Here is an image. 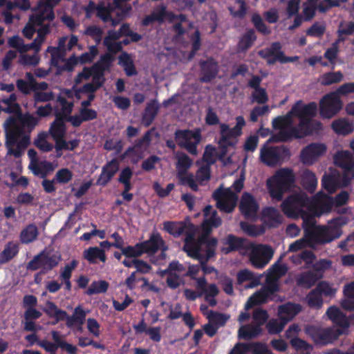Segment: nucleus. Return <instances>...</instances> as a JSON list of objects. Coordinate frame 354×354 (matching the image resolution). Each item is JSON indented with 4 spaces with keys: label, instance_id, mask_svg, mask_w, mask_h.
Wrapping results in <instances>:
<instances>
[{
    "label": "nucleus",
    "instance_id": "nucleus-42",
    "mask_svg": "<svg viewBox=\"0 0 354 354\" xmlns=\"http://www.w3.org/2000/svg\"><path fill=\"white\" fill-rule=\"evenodd\" d=\"M332 129L338 135L346 136L354 130L353 124L345 118L334 120L331 124Z\"/></svg>",
    "mask_w": 354,
    "mask_h": 354
},
{
    "label": "nucleus",
    "instance_id": "nucleus-16",
    "mask_svg": "<svg viewBox=\"0 0 354 354\" xmlns=\"http://www.w3.org/2000/svg\"><path fill=\"white\" fill-rule=\"evenodd\" d=\"M342 102L338 94L332 92L323 97L319 103L320 115L324 118H331L342 109Z\"/></svg>",
    "mask_w": 354,
    "mask_h": 354
},
{
    "label": "nucleus",
    "instance_id": "nucleus-8",
    "mask_svg": "<svg viewBox=\"0 0 354 354\" xmlns=\"http://www.w3.org/2000/svg\"><path fill=\"white\" fill-rule=\"evenodd\" d=\"M60 261L61 256L59 254H50L44 250L28 263L26 268L31 271L41 269L40 273L46 274L57 267Z\"/></svg>",
    "mask_w": 354,
    "mask_h": 354
},
{
    "label": "nucleus",
    "instance_id": "nucleus-1",
    "mask_svg": "<svg viewBox=\"0 0 354 354\" xmlns=\"http://www.w3.org/2000/svg\"><path fill=\"white\" fill-rule=\"evenodd\" d=\"M317 111L315 102L304 104L301 100H298L286 115L272 120V128L279 132L272 135L267 143L287 142L319 134L323 129V125L320 121L313 120Z\"/></svg>",
    "mask_w": 354,
    "mask_h": 354
},
{
    "label": "nucleus",
    "instance_id": "nucleus-10",
    "mask_svg": "<svg viewBox=\"0 0 354 354\" xmlns=\"http://www.w3.org/2000/svg\"><path fill=\"white\" fill-rule=\"evenodd\" d=\"M258 55L262 59L266 60L268 65H273L277 62L281 64L295 62L299 59L298 56H286L282 50V45L279 41L272 42L269 47L260 50Z\"/></svg>",
    "mask_w": 354,
    "mask_h": 354
},
{
    "label": "nucleus",
    "instance_id": "nucleus-60",
    "mask_svg": "<svg viewBox=\"0 0 354 354\" xmlns=\"http://www.w3.org/2000/svg\"><path fill=\"white\" fill-rule=\"evenodd\" d=\"M250 354H274L266 344L261 342H250Z\"/></svg>",
    "mask_w": 354,
    "mask_h": 354
},
{
    "label": "nucleus",
    "instance_id": "nucleus-9",
    "mask_svg": "<svg viewBox=\"0 0 354 354\" xmlns=\"http://www.w3.org/2000/svg\"><path fill=\"white\" fill-rule=\"evenodd\" d=\"M269 143L262 147L260 151V160L265 165L274 167L281 165L283 161L290 156L289 149L284 146L268 147Z\"/></svg>",
    "mask_w": 354,
    "mask_h": 354
},
{
    "label": "nucleus",
    "instance_id": "nucleus-19",
    "mask_svg": "<svg viewBox=\"0 0 354 354\" xmlns=\"http://www.w3.org/2000/svg\"><path fill=\"white\" fill-rule=\"evenodd\" d=\"M326 315L328 319L338 328L336 330H340L344 332L343 335L348 334L350 327L349 316L347 317L345 313L335 306L329 307L326 310Z\"/></svg>",
    "mask_w": 354,
    "mask_h": 354
},
{
    "label": "nucleus",
    "instance_id": "nucleus-6",
    "mask_svg": "<svg viewBox=\"0 0 354 354\" xmlns=\"http://www.w3.org/2000/svg\"><path fill=\"white\" fill-rule=\"evenodd\" d=\"M312 205V200L304 192L289 195L281 204V209L288 218H298Z\"/></svg>",
    "mask_w": 354,
    "mask_h": 354
},
{
    "label": "nucleus",
    "instance_id": "nucleus-12",
    "mask_svg": "<svg viewBox=\"0 0 354 354\" xmlns=\"http://www.w3.org/2000/svg\"><path fill=\"white\" fill-rule=\"evenodd\" d=\"M236 124L233 128H230L223 123V158L227 153V147H234L239 141V137L242 134V129L245 125L243 116L236 118Z\"/></svg>",
    "mask_w": 354,
    "mask_h": 354
},
{
    "label": "nucleus",
    "instance_id": "nucleus-59",
    "mask_svg": "<svg viewBox=\"0 0 354 354\" xmlns=\"http://www.w3.org/2000/svg\"><path fill=\"white\" fill-rule=\"evenodd\" d=\"M73 172L68 168H62L59 169L54 177L57 183L67 184L73 178Z\"/></svg>",
    "mask_w": 354,
    "mask_h": 354
},
{
    "label": "nucleus",
    "instance_id": "nucleus-20",
    "mask_svg": "<svg viewBox=\"0 0 354 354\" xmlns=\"http://www.w3.org/2000/svg\"><path fill=\"white\" fill-rule=\"evenodd\" d=\"M239 210L246 219H254L257 217L259 205L251 194H243L239 203Z\"/></svg>",
    "mask_w": 354,
    "mask_h": 354
},
{
    "label": "nucleus",
    "instance_id": "nucleus-43",
    "mask_svg": "<svg viewBox=\"0 0 354 354\" xmlns=\"http://www.w3.org/2000/svg\"><path fill=\"white\" fill-rule=\"evenodd\" d=\"M77 264L78 262L76 260H72L69 263H67L61 271L59 278L62 280L65 286V290L67 291L71 290L72 284L71 278L72 277V272L77 267Z\"/></svg>",
    "mask_w": 354,
    "mask_h": 354
},
{
    "label": "nucleus",
    "instance_id": "nucleus-3",
    "mask_svg": "<svg viewBox=\"0 0 354 354\" xmlns=\"http://www.w3.org/2000/svg\"><path fill=\"white\" fill-rule=\"evenodd\" d=\"M163 230L175 238L185 234L183 251L190 257H199V248L205 245L204 242H199V236L196 239L197 227L189 219L183 221H165Z\"/></svg>",
    "mask_w": 354,
    "mask_h": 354
},
{
    "label": "nucleus",
    "instance_id": "nucleus-7",
    "mask_svg": "<svg viewBox=\"0 0 354 354\" xmlns=\"http://www.w3.org/2000/svg\"><path fill=\"white\" fill-rule=\"evenodd\" d=\"M205 217L201 223V234L199 236V242H204L207 248L208 254H212V247L214 243H217L216 239H210L209 234L213 227H217L220 225L221 219L217 216V212L210 205H206L203 209Z\"/></svg>",
    "mask_w": 354,
    "mask_h": 354
},
{
    "label": "nucleus",
    "instance_id": "nucleus-49",
    "mask_svg": "<svg viewBox=\"0 0 354 354\" xmlns=\"http://www.w3.org/2000/svg\"><path fill=\"white\" fill-rule=\"evenodd\" d=\"M349 199V194L346 191H341L334 198L333 197V203L336 208V212L340 214H344L348 212V209L341 207L346 205Z\"/></svg>",
    "mask_w": 354,
    "mask_h": 354
},
{
    "label": "nucleus",
    "instance_id": "nucleus-61",
    "mask_svg": "<svg viewBox=\"0 0 354 354\" xmlns=\"http://www.w3.org/2000/svg\"><path fill=\"white\" fill-rule=\"evenodd\" d=\"M253 324L261 328L268 319V314L266 310L259 308L254 310L252 314Z\"/></svg>",
    "mask_w": 354,
    "mask_h": 354
},
{
    "label": "nucleus",
    "instance_id": "nucleus-14",
    "mask_svg": "<svg viewBox=\"0 0 354 354\" xmlns=\"http://www.w3.org/2000/svg\"><path fill=\"white\" fill-rule=\"evenodd\" d=\"M60 0H40L36 12L30 17L29 22L34 26H41L45 21L55 19L53 8Z\"/></svg>",
    "mask_w": 354,
    "mask_h": 354
},
{
    "label": "nucleus",
    "instance_id": "nucleus-57",
    "mask_svg": "<svg viewBox=\"0 0 354 354\" xmlns=\"http://www.w3.org/2000/svg\"><path fill=\"white\" fill-rule=\"evenodd\" d=\"M306 299L308 305L310 308L319 309L323 305L322 296L315 289L308 294Z\"/></svg>",
    "mask_w": 354,
    "mask_h": 354
},
{
    "label": "nucleus",
    "instance_id": "nucleus-44",
    "mask_svg": "<svg viewBox=\"0 0 354 354\" xmlns=\"http://www.w3.org/2000/svg\"><path fill=\"white\" fill-rule=\"evenodd\" d=\"M118 64L121 65L126 75L129 77L137 75L138 72L135 67L133 59L129 54L126 52L122 53L118 57Z\"/></svg>",
    "mask_w": 354,
    "mask_h": 354
},
{
    "label": "nucleus",
    "instance_id": "nucleus-24",
    "mask_svg": "<svg viewBox=\"0 0 354 354\" xmlns=\"http://www.w3.org/2000/svg\"><path fill=\"white\" fill-rule=\"evenodd\" d=\"M119 162L116 158L108 161L102 168V171L96 184L102 187L106 186L119 170Z\"/></svg>",
    "mask_w": 354,
    "mask_h": 354
},
{
    "label": "nucleus",
    "instance_id": "nucleus-63",
    "mask_svg": "<svg viewBox=\"0 0 354 354\" xmlns=\"http://www.w3.org/2000/svg\"><path fill=\"white\" fill-rule=\"evenodd\" d=\"M140 243H137L135 245L127 246L122 248V253L126 257H138L143 254L142 247L140 245Z\"/></svg>",
    "mask_w": 354,
    "mask_h": 354
},
{
    "label": "nucleus",
    "instance_id": "nucleus-50",
    "mask_svg": "<svg viewBox=\"0 0 354 354\" xmlns=\"http://www.w3.org/2000/svg\"><path fill=\"white\" fill-rule=\"evenodd\" d=\"M38 235V229L34 224H30L20 233V241L22 243H30L34 241Z\"/></svg>",
    "mask_w": 354,
    "mask_h": 354
},
{
    "label": "nucleus",
    "instance_id": "nucleus-13",
    "mask_svg": "<svg viewBox=\"0 0 354 354\" xmlns=\"http://www.w3.org/2000/svg\"><path fill=\"white\" fill-rule=\"evenodd\" d=\"M335 164L343 169L342 186H348L354 178V157L348 151L337 152L334 156Z\"/></svg>",
    "mask_w": 354,
    "mask_h": 354
},
{
    "label": "nucleus",
    "instance_id": "nucleus-37",
    "mask_svg": "<svg viewBox=\"0 0 354 354\" xmlns=\"http://www.w3.org/2000/svg\"><path fill=\"white\" fill-rule=\"evenodd\" d=\"M301 310V306L299 304L286 303L279 307V315L280 317H284L286 322L297 315Z\"/></svg>",
    "mask_w": 354,
    "mask_h": 354
},
{
    "label": "nucleus",
    "instance_id": "nucleus-32",
    "mask_svg": "<svg viewBox=\"0 0 354 354\" xmlns=\"http://www.w3.org/2000/svg\"><path fill=\"white\" fill-rule=\"evenodd\" d=\"M66 115L57 113L55 120L52 122L49 131L53 138L65 136L66 127L64 121H66Z\"/></svg>",
    "mask_w": 354,
    "mask_h": 354
},
{
    "label": "nucleus",
    "instance_id": "nucleus-22",
    "mask_svg": "<svg viewBox=\"0 0 354 354\" xmlns=\"http://www.w3.org/2000/svg\"><path fill=\"white\" fill-rule=\"evenodd\" d=\"M279 288L276 282L269 283L262 291H259L252 295L245 304V308L248 310L254 306L266 301L271 295L278 292Z\"/></svg>",
    "mask_w": 354,
    "mask_h": 354
},
{
    "label": "nucleus",
    "instance_id": "nucleus-48",
    "mask_svg": "<svg viewBox=\"0 0 354 354\" xmlns=\"http://www.w3.org/2000/svg\"><path fill=\"white\" fill-rule=\"evenodd\" d=\"M86 319L85 311L79 306L74 310L72 316L67 315L66 325L68 328H72L75 324L83 325Z\"/></svg>",
    "mask_w": 354,
    "mask_h": 354
},
{
    "label": "nucleus",
    "instance_id": "nucleus-5",
    "mask_svg": "<svg viewBox=\"0 0 354 354\" xmlns=\"http://www.w3.org/2000/svg\"><path fill=\"white\" fill-rule=\"evenodd\" d=\"M295 176L292 169L288 168L279 169L267 180V186L270 196L280 201L284 193L290 190L294 186Z\"/></svg>",
    "mask_w": 354,
    "mask_h": 354
},
{
    "label": "nucleus",
    "instance_id": "nucleus-21",
    "mask_svg": "<svg viewBox=\"0 0 354 354\" xmlns=\"http://www.w3.org/2000/svg\"><path fill=\"white\" fill-rule=\"evenodd\" d=\"M344 332L336 330L335 327H328L317 330L313 335V339L316 344L326 346L333 344Z\"/></svg>",
    "mask_w": 354,
    "mask_h": 354
},
{
    "label": "nucleus",
    "instance_id": "nucleus-62",
    "mask_svg": "<svg viewBox=\"0 0 354 354\" xmlns=\"http://www.w3.org/2000/svg\"><path fill=\"white\" fill-rule=\"evenodd\" d=\"M280 260L275 262L268 270L269 277L279 278L284 275L286 272V267L279 263Z\"/></svg>",
    "mask_w": 354,
    "mask_h": 354
},
{
    "label": "nucleus",
    "instance_id": "nucleus-27",
    "mask_svg": "<svg viewBox=\"0 0 354 354\" xmlns=\"http://www.w3.org/2000/svg\"><path fill=\"white\" fill-rule=\"evenodd\" d=\"M322 277V274H318L313 270H308L299 274L296 277V282L298 286L309 289Z\"/></svg>",
    "mask_w": 354,
    "mask_h": 354
},
{
    "label": "nucleus",
    "instance_id": "nucleus-47",
    "mask_svg": "<svg viewBox=\"0 0 354 354\" xmlns=\"http://www.w3.org/2000/svg\"><path fill=\"white\" fill-rule=\"evenodd\" d=\"M299 218H302V227L304 231L305 239L313 232L317 226L315 225L316 221L315 216L308 210L300 215Z\"/></svg>",
    "mask_w": 354,
    "mask_h": 354
},
{
    "label": "nucleus",
    "instance_id": "nucleus-54",
    "mask_svg": "<svg viewBox=\"0 0 354 354\" xmlns=\"http://www.w3.org/2000/svg\"><path fill=\"white\" fill-rule=\"evenodd\" d=\"M343 75L341 71L328 72L320 77V83L323 86H329L333 84L339 83L342 80Z\"/></svg>",
    "mask_w": 354,
    "mask_h": 354
},
{
    "label": "nucleus",
    "instance_id": "nucleus-17",
    "mask_svg": "<svg viewBox=\"0 0 354 354\" xmlns=\"http://www.w3.org/2000/svg\"><path fill=\"white\" fill-rule=\"evenodd\" d=\"M140 243L143 253L149 255H153L158 250L164 253L168 250V246L158 232H153L148 240Z\"/></svg>",
    "mask_w": 354,
    "mask_h": 354
},
{
    "label": "nucleus",
    "instance_id": "nucleus-36",
    "mask_svg": "<svg viewBox=\"0 0 354 354\" xmlns=\"http://www.w3.org/2000/svg\"><path fill=\"white\" fill-rule=\"evenodd\" d=\"M216 245V243H214V246L212 247V254L210 255L208 254L207 248L205 247V245H203L199 248V257H192L193 259L199 261L202 270L205 274H210L214 270L213 267L207 266V262L215 254Z\"/></svg>",
    "mask_w": 354,
    "mask_h": 354
},
{
    "label": "nucleus",
    "instance_id": "nucleus-38",
    "mask_svg": "<svg viewBox=\"0 0 354 354\" xmlns=\"http://www.w3.org/2000/svg\"><path fill=\"white\" fill-rule=\"evenodd\" d=\"M257 35L255 31L252 28H250L241 36L237 48L239 52H246L249 48L252 47L254 41L257 40Z\"/></svg>",
    "mask_w": 354,
    "mask_h": 354
},
{
    "label": "nucleus",
    "instance_id": "nucleus-41",
    "mask_svg": "<svg viewBox=\"0 0 354 354\" xmlns=\"http://www.w3.org/2000/svg\"><path fill=\"white\" fill-rule=\"evenodd\" d=\"M301 183L304 189L309 193H313L317 186V179L313 171L306 169L301 174Z\"/></svg>",
    "mask_w": 354,
    "mask_h": 354
},
{
    "label": "nucleus",
    "instance_id": "nucleus-39",
    "mask_svg": "<svg viewBox=\"0 0 354 354\" xmlns=\"http://www.w3.org/2000/svg\"><path fill=\"white\" fill-rule=\"evenodd\" d=\"M238 333L239 339L248 340L259 336L262 333V328L253 324H246L240 327Z\"/></svg>",
    "mask_w": 354,
    "mask_h": 354
},
{
    "label": "nucleus",
    "instance_id": "nucleus-52",
    "mask_svg": "<svg viewBox=\"0 0 354 354\" xmlns=\"http://www.w3.org/2000/svg\"><path fill=\"white\" fill-rule=\"evenodd\" d=\"M109 286V283L105 280L94 281L85 291V294L91 296L105 293L108 290Z\"/></svg>",
    "mask_w": 354,
    "mask_h": 354
},
{
    "label": "nucleus",
    "instance_id": "nucleus-33",
    "mask_svg": "<svg viewBox=\"0 0 354 354\" xmlns=\"http://www.w3.org/2000/svg\"><path fill=\"white\" fill-rule=\"evenodd\" d=\"M29 169L37 176L45 178L47 175L55 169L53 163L46 160L31 162Z\"/></svg>",
    "mask_w": 354,
    "mask_h": 354
},
{
    "label": "nucleus",
    "instance_id": "nucleus-31",
    "mask_svg": "<svg viewBox=\"0 0 354 354\" xmlns=\"http://www.w3.org/2000/svg\"><path fill=\"white\" fill-rule=\"evenodd\" d=\"M159 109V104L155 99L150 100L147 104L142 116V122L145 127H149L152 124L158 113Z\"/></svg>",
    "mask_w": 354,
    "mask_h": 354
},
{
    "label": "nucleus",
    "instance_id": "nucleus-2",
    "mask_svg": "<svg viewBox=\"0 0 354 354\" xmlns=\"http://www.w3.org/2000/svg\"><path fill=\"white\" fill-rule=\"evenodd\" d=\"M39 119L30 113H21L16 118L9 117L5 122L6 146L8 153L20 158L30 144V133Z\"/></svg>",
    "mask_w": 354,
    "mask_h": 354
},
{
    "label": "nucleus",
    "instance_id": "nucleus-30",
    "mask_svg": "<svg viewBox=\"0 0 354 354\" xmlns=\"http://www.w3.org/2000/svg\"><path fill=\"white\" fill-rule=\"evenodd\" d=\"M317 207L322 213H329L335 207L333 197L325 194L322 191L317 192L313 197Z\"/></svg>",
    "mask_w": 354,
    "mask_h": 354
},
{
    "label": "nucleus",
    "instance_id": "nucleus-28",
    "mask_svg": "<svg viewBox=\"0 0 354 354\" xmlns=\"http://www.w3.org/2000/svg\"><path fill=\"white\" fill-rule=\"evenodd\" d=\"M201 77L202 82H211L217 74V64L212 59L201 62Z\"/></svg>",
    "mask_w": 354,
    "mask_h": 354
},
{
    "label": "nucleus",
    "instance_id": "nucleus-35",
    "mask_svg": "<svg viewBox=\"0 0 354 354\" xmlns=\"http://www.w3.org/2000/svg\"><path fill=\"white\" fill-rule=\"evenodd\" d=\"M151 140V131H147L140 138L135 140L133 146L129 147L121 155V159L129 157L131 154H136V149L142 147L144 145L149 146Z\"/></svg>",
    "mask_w": 354,
    "mask_h": 354
},
{
    "label": "nucleus",
    "instance_id": "nucleus-45",
    "mask_svg": "<svg viewBox=\"0 0 354 354\" xmlns=\"http://www.w3.org/2000/svg\"><path fill=\"white\" fill-rule=\"evenodd\" d=\"M322 186L330 194L335 192L339 187H344L342 186V178L339 183V177L332 174H325L322 177Z\"/></svg>",
    "mask_w": 354,
    "mask_h": 354
},
{
    "label": "nucleus",
    "instance_id": "nucleus-25",
    "mask_svg": "<svg viewBox=\"0 0 354 354\" xmlns=\"http://www.w3.org/2000/svg\"><path fill=\"white\" fill-rule=\"evenodd\" d=\"M170 12L167 10L165 5L160 4L156 7L150 15L143 18L141 24L143 26H148L155 22L162 24L166 19L169 20Z\"/></svg>",
    "mask_w": 354,
    "mask_h": 354
},
{
    "label": "nucleus",
    "instance_id": "nucleus-51",
    "mask_svg": "<svg viewBox=\"0 0 354 354\" xmlns=\"http://www.w3.org/2000/svg\"><path fill=\"white\" fill-rule=\"evenodd\" d=\"M177 162L176 169L178 170V175L185 174L187 169L192 164V159L184 153H177L176 154Z\"/></svg>",
    "mask_w": 354,
    "mask_h": 354
},
{
    "label": "nucleus",
    "instance_id": "nucleus-53",
    "mask_svg": "<svg viewBox=\"0 0 354 354\" xmlns=\"http://www.w3.org/2000/svg\"><path fill=\"white\" fill-rule=\"evenodd\" d=\"M221 160V153L217 152L216 148L211 145H207L205 147V151L203 156V160L208 165H213L216 160Z\"/></svg>",
    "mask_w": 354,
    "mask_h": 354
},
{
    "label": "nucleus",
    "instance_id": "nucleus-11",
    "mask_svg": "<svg viewBox=\"0 0 354 354\" xmlns=\"http://www.w3.org/2000/svg\"><path fill=\"white\" fill-rule=\"evenodd\" d=\"M175 139L179 147L185 148L192 155H196L197 145L201 140V130H176Z\"/></svg>",
    "mask_w": 354,
    "mask_h": 354
},
{
    "label": "nucleus",
    "instance_id": "nucleus-34",
    "mask_svg": "<svg viewBox=\"0 0 354 354\" xmlns=\"http://www.w3.org/2000/svg\"><path fill=\"white\" fill-rule=\"evenodd\" d=\"M238 196L230 188L223 187V212L226 213L232 212L237 205Z\"/></svg>",
    "mask_w": 354,
    "mask_h": 354
},
{
    "label": "nucleus",
    "instance_id": "nucleus-40",
    "mask_svg": "<svg viewBox=\"0 0 354 354\" xmlns=\"http://www.w3.org/2000/svg\"><path fill=\"white\" fill-rule=\"evenodd\" d=\"M84 258L87 260L90 263H96L97 259L104 263L106 260V257L104 250L97 247H90L85 250L83 253Z\"/></svg>",
    "mask_w": 354,
    "mask_h": 354
},
{
    "label": "nucleus",
    "instance_id": "nucleus-23",
    "mask_svg": "<svg viewBox=\"0 0 354 354\" xmlns=\"http://www.w3.org/2000/svg\"><path fill=\"white\" fill-rule=\"evenodd\" d=\"M226 247H223V252L229 254L233 251L248 250L252 247V243L246 239L239 238L234 235L230 234L224 243Z\"/></svg>",
    "mask_w": 354,
    "mask_h": 354
},
{
    "label": "nucleus",
    "instance_id": "nucleus-58",
    "mask_svg": "<svg viewBox=\"0 0 354 354\" xmlns=\"http://www.w3.org/2000/svg\"><path fill=\"white\" fill-rule=\"evenodd\" d=\"M251 21L259 32L263 35H268L271 33V30L263 22L261 17L259 14H254L252 16Z\"/></svg>",
    "mask_w": 354,
    "mask_h": 354
},
{
    "label": "nucleus",
    "instance_id": "nucleus-46",
    "mask_svg": "<svg viewBox=\"0 0 354 354\" xmlns=\"http://www.w3.org/2000/svg\"><path fill=\"white\" fill-rule=\"evenodd\" d=\"M18 252V244L12 241L8 242L5 245L3 250L0 253V264H4L9 262L17 255Z\"/></svg>",
    "mask_w": 354,
    "mask_h": 354
},
{
    "label": "nucleus",
    "instance_id": "nucleus-29",
    "mask_svg": "<svg viewBox=\"0 0 354 354\" xmlns=\"http://www.w3.org/2000/svg\"><path fill=\"white\" fill-rule=\"evenodd\" d=\"M92 82L84 84V91L95 93L104 84L106 79L104 77V71L103 69L92 66Z\"/></svg>",
    "mask_w": 354,
    "mask_h": 354
},
{
    "label": "nucleus",
    "instance_id": "nucleus-56",
    "mask_svg": "<svg viewBox=\"0 0 354 354\" xmlns=\"http://www.w3.org/2000/svg\"><path fill=\"white\" fill-rule=\"evenodd\" d=\"M280 318V321L272 319L268 322L266 328L270 334H278L283 330L287 322L284 320V317Z\"/></svg>",
    "mask_w": 354,
    "mask_h": 354
},
{
    "label": "nucleus",
    "instance_id": "nucleus-4",
    "mask_svg": "<svg viewBox=\"0 0 354 354\" xmlns=\"http://www.w3.org/2000/svg\"><path fill=\"white\" fill-rule=\"evenodd\" d=\"M348 219L346 217L337 216L328 221L327 226L319 225L306 239L308 245L315 247L323 245L339 238L342 234V227L346 225Z\"/></svg>",
    "mask_w": 354,
    "mask_h": 354
},
{
    "label": "nucleus",
    "instance_id": "nucleus-55",
    "mask_svg": "<svg viewBox=\"0 0 354 354\" xmlns=\"http://www.w3.org/2000/svg\"><path fill=\"white\" fill-rule=\"evenodd\" d=\"M315 290L322 296L324 295L326 297H334L337 290L332 287V285L326 281H319Z\"/></svg>",
    "mask_w": 354,
    "mask_h": 354
},
{
    "label": "nucleus",
    "instance_id": "nucleus-26",
    "mask_svg": "<svg viewBox=\"0 0 354 354\" xmlns=\"http://www.w3.org/2000/svg\"><path fill=\"white\" fill-rule=\"evenodd\" d=\"M97 112L89 108L80 107L78 115L68 116L66 121L70 122L74 127H80L83 122L95 120Z\"/></svg>",
    "mask_w": 354,
    "mask_h": 354
},
{
    "label": "nucleus",
    "instance_id": "nucleus-15",
    "mask_svg": "<svg viewBox=\"0 0 354 354\" xmlns=\"http://www.w3.org/2000/svg\"><path fill=\"white\" fill-rule=\"evenodd\" d=\"M250 261L257 269L263 268L272 259L274 254L272 248L267 245H254L250 248Z\"/></svg>",
    "mask_w": 354,
    "mask_h": 354
},
{
    "label": "nucleus",
    "instance_id": "nucleus-18",
    "mask_svg": "<svg viewBox=\"0 0 354 354\" xmlns=\"http://www.w3.org/2000/svg\"><path fill=\"white\" fill-rule=\"evenodd\" d=\"M326 151V147L322 143H310L301 151V160L306 165L313 164L319 157Z\"/></svg>",
    "mask_w": 354,
    "mask_h": 354
},
{
    "label": "nucleus",
    "instance_id": "nucleus-64",
    "mask_svg": "<svg viewBox=\"0 0 354 354\" xmlns=\"http://www.w3.org/2000/svg\"><path fill=\"white\" fill-rule=\"evenodd\" d=\"M290 344L297 351H304L306 354L310 353L313 350V346L310 344L298 337L292 338L290 341Z\"/></svg>",
    "mask_w": 354,
    "mask_h": 354
}]
</instances>
